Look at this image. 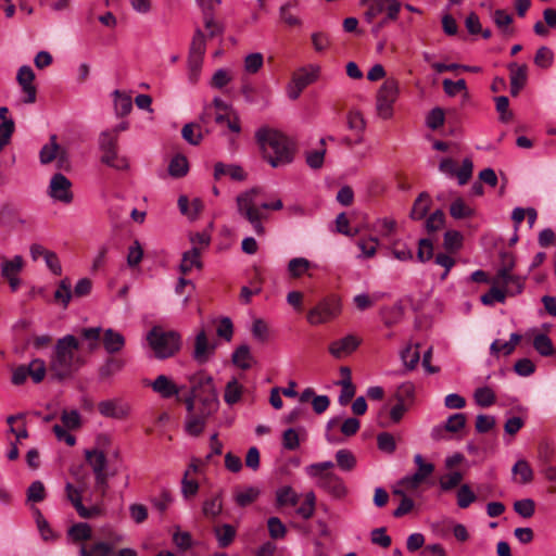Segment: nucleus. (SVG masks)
<instances>
[{
    "instance_id": "42",
    "label": "nucleus",
    "mask_w": 556,
    "mask_h": 556,
    "mask_svg": "<svg viewBox=\"0 0 556 556\" xmlns=\"http://www.w3.org/2000/svg\"><path fill=\"white\" fill-rule=\"evenodd\" d=\"M60 146L56 142V136H50V142L45 144L39 153L41 164H49L56 159Z\"/></svg>"
},
{
    "instance_id": "28",
    "label": "nucleus",
    "mask_w": 556,
    "mask_h": 556,
    "mask_svg": "<svg viewBox=\"0 0 556 556\" xmlns=\"http://www.w3.org/2000/svg\"><path fill=\"white\" fill-rule=\"evenodd\" d=\"M193 267H202V262L200 260V250L197 247H193L191 250L186 251L182 254V260L179 269L184 275H186L190 273Z\"/></svg>"
},
{
    "instance_id": "56",
    "label": "nucleus",
    "mask_w": 556,
    "mask_h": 556,
    "mask_svg": "<svg viewBox=\"0 0 556 556\" xmlns=\"http://www.w3.org/2000/svg\"><path fill=\"white\" fill-rule=\"evenodd\" d=\"M554 54L553 51L546 47L542 46L536 50L534 55V64L541 68H548L553 64Z\"/></svg>"
},
{
    "instance_id": "49",
    "label": "nucleus",
    "mask_w": 556,
    "mask_h": 556,
    "mask_svg": "<svg viewBox=\"0 0 556 556\" xmlns=\"http://www.w3.org/2000/svg\"><path fill=\"white\" fill-rule=\"evenodd\" d=\"M29 377L34 381V383H40L47 374V365L46 362L41 358H34L28 365Z\"/></svg>"
},
{
    "instance_id": "26",
    "label": "nucleus",
    "mask_w": 556,
    "mask_h": 556,
    "mask_svg": "<svg viewBox=\"0 0 556 556\" xmlns=\"http://www.w3.org/2000/svg\"><path fill=\"white\" fill-rule=\"evenodd\" d=\"M300 495L290 486L283 485L276 491V504L278 507L295 506Z\"/></svg>"
},
{
    "instance_id": "41",
    "label": "nucleus",
    "mask_w": 556,
    "mask_h": 556,
    "mask_svg": "<svg viewBox=\"0 0 556 556\" xmlns=\"http://www.w3.org/2000/svg\"><path fill=\"white\" fill-rule=\"evenodd\" d=\"M388 0H362L361 3L367 5L364 13L365 20L371 23L378 15L384 12Z\"/></svg>"
},
{
    "instance_id": "8",
    "label": "nucleus",
    "mask_w": 556,
    "mask_h": 556,
    "mask_svg": "<svg viewBox=\"0 0 556 556\" xmlns=\"http://www.w3.org/2000/svg\"><path fill=\"white\" fill-rule=\"evenodd\" d=\"M439 169L450 177H456L458 185L464 186L470 180L472 176L473 163L470 157H465L460 168L457 169L456 162L451 157H445L441 160Z\"/></svg>"
},
{
    "instance_id": "3",
    "label": "nucleus",
    "mask_w": 556,
    "mask_h": 556,
    "mask_svg": "<svg viewBox=\"0 0 556 556\" xmlns=\"http://www.w3.org/2000/svg\"><path fill=\"white\" fill-rule=\"evenodd\" d=\"M189 381L191 393H194L200 402L199 409L204 412L205 415H214L219 407V401L213 377L204 371H199L192 375Z\"/></svg>"
},
{
    "instance_id": "32",
    "label": "nucleus",
    "mask_w": 556,
    "mask_h": 556,
    "mask_svg": "<svg viewBox=\"0 0 556 556\" xmlns=\"http://www.w3.org/2000/svg\"><path fill=\"white\" fill-rule=\"evenodd\" d=\"M214 533L218 542V546L222 548L228 547L236 536V529L233 526L229 523H224L223 526L215 527Z\"/></svg>"
},
{
    "instance_id": "55",
    "label": "nucleus",
    "mask_w": 556,
    "mask_h": 556,
    "mask_svg": "<svg viewBox=\"0 0 556 556\" xmlns=\"http://www.w3.org/2000/svg\"><path fill=\"white\" fill-rule=\"evenodd\" d=\"M418 349L419 344H416L415 349H412V346H407L405 350L401 352V358L406 368L409 370L414 369L419 363L420 353Z\"/></svg>"
},
{
    "instance_id": "47",
    "label": "nucleus",
    "mask_w": 556,
    "mask_h": 556,
    "mask_svg": "<svg viewBox=\"0 0 556 556\" xmlns=\"http://www.w3.org/2000/svg\"><path fill=\"white\" fill-rule=\"evenodd\" d=\"M242 395V386L236 378L227 382L224 393V400L228 405H233L240 401Z\"/></svg>"
},
{
    "instance_id": "38",
    "label": "nucleus",
    "mask_w": 556,
    "mask_h": 556,
    "mask_svg": "<svg viewBox=\"0 0 556 556\" xmlns=\"http://www.w3.org/2000/svg\"><path fill=\"white\" fill-rule=\"evenodd\" d=\"M241 215L252 225L256 235L263 236L265 233V228L262 224L264 214L261 212L260 206L248 208L247 212Z\"/></svg>"
},
{
    "instance_id": "61",
    "label": "nucleus",
    "mask_w": 556,
    "mask_h": 556,
    "mask_svg": "<svg viewBox=\"0 0 556 556\" xmlns=\"http://www.w3.org/2000/svg\"><path fill=\"white\" fill-rule=\"evenodd\" d=\"M463 236L457 230H447L444 233L443 245L448 251H457L462 248Z\"/></svg>"
},
{
    "instance_id": "14",
    "label": "nucleus",
    "mask_w": 556,
    "mask_h": 556,
    "mask_svg": "<svg viewBox=\"0 0 556 556\" xmlns=\"http://www.w3.org/2000/svg\"><path fill=\"white\" fill-rule=\"evenodd\" d=\"M215 348V344L208 343L205 330L201 329L195 336L192 357L198 364L203 365L210 359V356L214 353Z\"/></svg>"
},
{
    "instance_id": "4",
    "label": "nucleus",
    "mask_w": 556,
    "mask_h": 556,
    "mask_svg": "<svg viewBox=\"0 0 556 556\" xmlns=\"http://www.w3.org/2000/svg\"><path fill=\"white\" fill-rule=\"evenodd\" d=\"M147 340L157 359L173 357L181 348V336L174 330L165 331L160 326L148 332Z\"/></svg>"
},
{
    "instance_id": "57",
    "label": "nucleus",
    "mask_w": 556,
    "mask_h": 556,
    "mask_svg": "<svg viewBox=\"0 0 556 556\" xmlns=\"http://www.w3.org/2000/svg\"><path fill=\"white\" fill-rule=\"evenodd\" d=\"M514 510L522 518H531L535 513V502L531 498L516 501Z\"/></svg>"
},
{
    "instance_id": "43",
    "label": "nucleus",
    "mask_w": 556,
    "mask_h": 556,
    "mask_svg": "<svg viewBox=\"0 0 556 556\" xmlns=\"http://www.w3.org/2000/svg\"><path fill=\"white\" fill-rule=\"evenodd\" d=\"M101 162L118 170H123L128 167L127 160L118 156L117 149L102 152Z\"/></svg>"
},
{
    "instance_id": "31",
    "label": "nucleus",
    "mask_w": 556,
    "mask_h": 556,
    "mask_svg": "<svg viewBox=\"0 0 556 556\" xmlns=\"http://www.w3.org/2000/svg\"><path fill=\"white\" fill-rule=\"evenodd\" d=\"M319 71V66H311L309 71L302 68L293 76L292 83L300 86V89H305L318 78Z\"/></svg>"
},
{
    "instance_id": "33",
    "label": "nucleus",
    "mask_w": 556,
    "mask_h": 556,
    "mask_svg": "<svg viewBox=\"0 0 556 556\" xmlns=\"http://www.w3.org/2000/svg\"><path fill=\"white\" fill-rule=\"evenodd\" d=\"M67 536L73 542L87 541L92 536V529L87 522H77L68 528Z\"/></svg>"
},
{
    "instance_id": "15",
    "label": "nucleus",
    "mask_w": 556,
    "mask_h": 556,
    "mask_svg": "<svg viewBox=\"0 0 556 556\" xmlns=\"http://www.w3.org/2000/svg\"><path fill=\"white\" fill-rule=\"evenodd\" d=\"M510 72V94L517 97L520 90L526 86L528 67L526 64L518 65L513 62L508 65Z\"/></svg>"
},
{
    "instance_id": "9",
    "label": "nucleus",
    "mask_w": 556,
    "mask_h": 556,
    "mask_svg": "<svg viewBox=\"0 0 556 556\" xmlns=\"http://www.w3.org/2000/svg\"><path fill=\"white\" fill-rule=\"evenodd\" d=\"M71 180L61 173L52 176L49 186V195L62 203L70 204L73 201V192L71 191Z\"/></svg>"
},
{
    "instance_id": "59",
    "label": "nucleus",
    "mask_w": 556,
    "mask_h": 556,
    "mask_svg": "<svg viewBox=\"0 0 556 556\" xmlns=\"http://www.w3.org/2000/svg\"><path fill=\"white\" fill-rule=\"evenodd\" d=\"M433 257V243L429 238H422L418 241L417 260L426 263Z\"/></svg>"
},
{
    "instance_id": "13",
    "label": "nucleus",
    "mask_w": 556,
    "mask_h": 556,
    "mask_svg": "<svg viewBox=\"0 0 556 556\" xmlns=\"http://www.w3.org/2000/svg\"><path fill=\"white\" fill-rule=\"evenodd\" d=\"M147 386H150L152 390L163 399L176 396L177 400L180 401L179 392L182 387H178L165 375L157 376L154 381L148 382Z\"/></svg>"
},
{
    "instance_id": "7",
    "label": "nucleus",
    "mask_w": 556,
    "mask_h": 556,
    "mask_svg": "<svg viewBox=\"0 0 556 556\" xmlns=\"http://www.w3.org/2000/svg\"><path fill=\"white\" fill-rule=\"evenodd\" d=\"M516 261L515 256L511 252L501 251L500 252V268L497 274L493 280L495 285H504L508 286L509 281L518 282L517 289L515 292H522L523 290V280L520 276L513 275L511 271L515 267Z\"/></svg>"
},
{
    "instance_id": "18",
    "label": "nucleus",
    "mask_w": 556,
    "mask_h": 556,
    "mask_svg": "<svg viewBox=\"0 0 556 556\" xmlns=\"http://www.w3.org/2000/svg\"><path fill=\"white\" fill-rule=\"evenodd\" d=\"M98 410L102 416L114 419H124L129 414V408L115 400L101 401L98 404Z\"/></svg>"
},
{
    "instance_id": "63",
    "label": "nucleus",
    "mask_w": 556,
    "mask_h": 556,
    "mask_svg": "<svg viewBox=\"0 0 556 556\" xmlns=\"http://www.w3.org/2000/svg\"><path fill=\"white\" fill-rule=\"evenodd\" d=\"M377 446L381 452L392 454L396 450L395 439L389 432H380L377 435Z\"/></svg>"
},
{
    "instance_id": "24",
    "label": "nucleus",
    "mask_w": 556,
    "mask_h": 556,
    "mask_svg": "<svg viewBox=\"0 0 556 556\" xmlns=\"http://www.w3.org/2000/svg\"><path fill=\"white\" fill-rule=\"evenodd\" d=\"M223 511V500L222 493H216L215 495L206 498L202 504V514L205 518L210 520H215Z\"/></svg>"
},
{
    "instance_id": "58",
    "label": "nucleus",
    "mask_w": 556,
    "mask_h": 556,
    "mask_svg": "<svg viewBox=\"0 0 556 556\" xmlns=\"http://www.w3.org/2000/svg\"><path fill=\"white\" fill-rule=\"evenodd\" d=\"M445 121V114L443 109L437 106L433 108L426 117V125L428 128L432 130H437L441 126H443Z\"/></svg>"
},
{
    "instance_id": "48",
    "label": "nucleus",
    "mask_w": 556,
    "mask_h": 556,
    "mask_svg": "<svg viewBox=\"0 0 556 556\" xmlns=\"http://www.w3.org/2000/svg\"><path fill=\"white\" fill-rule=\"evenodd\" d=\"M477 405L481 407H490L496 401V395L490 387L478 388L473 393Z\"/></svg>"
},
{
    "instance_id": "11",
    "label": "nucleus",
    "mask_w": 556,
    "mask_h": 556,
    "mask_svg": "<svg viewBox=\"0 0 556 556\" xmlns=\"http://www.w3.org/2000/svg\"><path fill=\"white\" fill-rule=\"evenodd\" d=\"M22 268L23 257L21 255H15L12 260H5L1 263V276L8 280L13 292H15L21 285L18 274Z\"/></svg>"
},
{
    "instance_id": "52",
    "label": "nucleus",
    "mask_w": 556,
    "mask_h": 556,
    "mask_svg": "<svg viewBox=\"0 0 556 556\" xmlns=\"http://www.w3.org/2000/svg\"><path fill=\"white\" fill-rule=\"evenodd\" d=\"M511 471L514 475H520V483L522 484L530 483L533 480V470L525 459H519Z\"/></svg>"
},
{
    "instance_id": "12",
    "label": "nucleus",
    "mask_w": 556,
    "mask_h": 556,
    "mask_svg": "<svg viewBox=\"0 0 556 556\" xmlns=\"http://www.w3.org/2000/svg\"><path fill=\"white\" fill-rule=\"evenodd\" d=\"M317 485L333 498H342L348 492L342 478L333 472H328L318 478Z\"/></svg>"
},
{
    "instance_id": "20",
    "label": "nucleus",
    "mask_w": 556,
    "mask_h": 556,
    "mask_svg": "<svg viewBox=\"0 0 556 556\" xmlns=\"http://www.w3.org/2000/svg\"><path fill=\"white\" fill-rule=\"evenodd\" d=\"M102 343L106 353L113 355L121 352L124 349L125 337L121 332L115 331L112 328H109L104 331Z\"/></svg>"
},
{
    "instance_id": "36",
    "label": "nucleus",
    "mask_w": 556,
    "mask_h": 556,
    "mask_svg": "<svg viewBox=\"0 0 556 556\" xmlns=\"http://www.w3.org/2000/svg\"><path fill=\"white\" fill-rule=\"evenodd\" d=\"M261 191L260 188L257 187H254V188H251L250 190L245 191V192H242L240 193L238 197H237V207H238V212L239 214H243L244 212H247L248 208H253L256 206L255 204V195Z\"/></svg>"
},
{
    "instance_id": "64",
    "label": "nucleus",
    "mask_w": 556,
    "mask_h": 556,
    "mask_svg": "<svg viewBox=\"0 0 556 556\" xmlns=\"http://www.w3.org/2000/svg\"><path fill=\"white\" fill-rule=\"evenodd\" d=\"M260 495V491L256 488L249 486L243 492H239L235 496V501L238 506L247 507L252 504Z\"/></svg>"
},
{
    "instance_id": "45",
    "label": "nucleus",
    "mask_w": 556,
    "mask_h": 556,
    "mask_svg": "<svg viewBox=\"0 0 556 556\" xmlns=\"http://www.w3.org/2000/svg\"><path fill=\"white\" fill-rule=\"evenodd\" d=\"M113 94L115 97L114 104L116 115L121 117L128 115L132 110L131 98L122 93L119 90H115Z\"/></svg>"
},
{
    "instance_id": "25",
    "label": "nucleus",
    "mask_w": 556,
    "mask_h": 556,
    "mask_svg": "<svg viewBox=\"0 0 556 556\" xmlns=\"http://www.w3.org/2000/svg\"><path fill=\"white\" fill-rule=\"evenodd\" d=\"M125 366V361L117 357H108L105 362L99 367V379L104 381L115 374L119 372Z\"/></svg>"
},
{
    "instance_id": "62",
    "label": "nucleus",
    "mask_w": 556,
    "mask_h": 556,
    "mask_svg": "<svg viewBox=\"0 0 556 556\" xmlns=\"http://www.w3.org/2000/svg\"><path fill=\"white\" fill-rule=\"evenodd\" d=\"M251 332L253 338L262 343L266 342L269 338V328L267 324L261 318L254 319Z\"/></svg>"
},
{
    "instance_id": "35",
    "label": "nucleus",
    "mask_w": 556,
    "mask_h": 556,
    "mask_svg": "<svg viewBox=\"0 0 556 556\" xmlns=\"http://www.w3.org/2000/svg\"><path fill=\"white\" fill-rule=\"evenodd\" d=\"M493 21L504 36H513L514 29L509 27L513 23V16L503 9H497L493 13Z\"/></svg>"
},
{
    "instance_id": "22",
    "label": "nucleus",
    "mask_w": 556,
    "mask_h": 556,
    "mask_svg": "<svg viewBox=\"0 0 556 556\" xmlns=\"http://www.w3.org/2000/svg\"><path fill=\"white\" fill-rule=\"evenodd\" d=\"M404 315V307L401 302H397L391 306H383L380 309V317L387 327H392L399 324Z\"/></svg>"
},
{
    "instance_id": "39",
    "label": "nucleus",
    "mask_w": 556,
    "mask_h": 556,
    "mask_svg": "<svg viewBox=\"0 0 556 556\" xmlns=\"http://www.w3.org/2000/svg\"><path fill=\"white\" fill-rule=\"evenodd\" d=\"M450 214L454 219H465L475 215V210L468 206L462 198H457L450 205Z\"/></svg>"
},
{
    "instance_id": "54",
    "label": "nucleus",
    "mask_w": 556,
    "mask_h": 556,
    "mask_svg": "<svg viewBox=\"0 0 556 556\" xmlns=\"http://www.w3.org/2000/svg\"><path fill=\"white\" fill-rule=\"evenodd\" d=\"M27 502L39 503L46 498V489L40 480L30 483L26 491Z\"/></svg>"
},
{
    "instance_id": "6",
    "label": "nucleus",
    "mask_w": 556,
    "mask_h": 556,
    "mask_svg": "<svg viewBox=\"0 0 556 556\" xmlns=\"http://www.w3.org/2000/svg\"><path fill=\"white\" fill-rule=\"evenodd\" d=\"M399 96V81L394 78H388L383 81L377 92L376 109L384 119L392 116L393 104Z\"/></svg>"
},
{
    "instance_id": "60",
    "label": "nucleus",
    "mask_w": 556,
    "mask_h": 556,
    "mask_svg": "<svg viewBox=\"0 0 556 556\" xmlns=\"http://www.w3.org/2000/svg\"><path fill=\"white\" fill-rule=\"evenodd\" d=\"M264 64V56L260 52L250 53L244 59V71L249 74L257 73Z\"/></svg>"
},
{
    "instance_id": "30",
    "label": "nucleus",
    "mask_w": 556,
    "mask_h": 556,
    "mask_svg": "<svg viewBox=\"0 0 556 556\" xmlns=\"http://www.w3.org/2000/svg\"><path fill=\"white\" fill-rule=\"evenodd\" d=\"M85 457H86L87 463L92 468L93 473H100V472L105 471V468L108 465V459H106L105 454L102 451L87 450L85 452Z\"/></svg>"
},
{
    "instance_id": "17",
    "label": "nucleus",
    "mask_w": 556,
    "mask_h": 556,
    "mask_svg": "<svg viewBox=\"0 0 556 556\" xmlns=\"http://www.w3.org/2000/svg\"><path fill=\"white\" fill-rule=\"evenodd\" d=\"M226 175H228L235 181H243L248 176L240 165L217 162L214 165V179L219 180L223 176Z\"/></svg>"
},
{
    "instance_id": "44",
    "label": "nucleus",
    "mask_w": 556,
    "mask_h": 556,
    "mask_svg": "<svg viewBox=\"0 0 556 556\" xmlns=\"http://www.w3.org/2000/svg\"><path fill=\"white\" fill-rule=\"evenodd\" d=\"M336 462L338 467L343 471H352L356 467V457L346 448L337 451Z\"/></svg>"
},
{
    "instance_id": "51",
    "label": "nucleus",
    "mask_w": 556,
    "mask_h": 556,
    "mask_svg": "<svg viewBox=\"0 0 556 556\" xmlns=\"http://www.w3.org/2000/svg\"><path fill=\"white\" fill-rule=\"evenodd\" d=\"M533 346L542 356H551L554 354L552 340L545 333H539L534 337Z\"/></svg>"
},
{
    "instance_id": "27",
    "label": "nucleus",
    "mask_w": 556,
    "mask_h": 556,
    "mask_svg": "<svg viewBox=\"0 0 556 556\" xmlns=\"http://www.w3.org/2000/svg\"><path fill=\"white\" fill-rule=\"evenodd\" d=\"M253 356L250 351V346L248 344L239 345L231 355V361L235 366L239 367L242 370H248L251 368V361Z\"/></svg>"
},
{
    "instance_id": "29",
    "label": "nucleus",
    "mask_w": 556,
    "mask_h": 556,
    "mask_svg": "<svg viewBox=\"0 0 556 556\" xmlns=\"http://www.w3.org/2000/svg\"><path fill=\"white\" fill-rule=\"evenodd\" d=\"M430 195L421 192L415 200L409 213V217L414 220H420L426 217L429 211Z\"/></svg>"
},
{
    "instance_id": "37",
    "label": "nucleus",
    "mask_w": 556,
    "mask_h": 556,
    "mask_svg": "<svg viewBox=\"0 0 556 556\" xmlns=\"http://www.w3.org/2000/svg\"><path fill=\"white\" fill-rule=\"evenodd\" d=\"M189 169L188 160L182 154L175 155L168 165V173L174 178H181L187 175Z\"/></svg>"
},
{
    "instance_id": "19",
    "label": "nucleus",
    "mask_w": 556,
    "mask_h": 556,
    "mask_svg": "<svg viewBox=\"0 0 556 556\" xmlns=\"http://www.w3.org/2000/svg\"><path fill=\"white\" fill-rule=\"evenodd\" d=\"M300 5L299 0H288L279 8L280 21L289 27L302 26V20L293 12L296 11Z\"/></svg>"
},
{
    "instance_id": "1",
    "label": "nucleus",
    "mask_w": 556,
    "mask_h": 556,
    "mask_svg": "<svg viewBox=\"0 0 556 556\" xmlns=\"http://www.w3.org/2000/svg\"><path fill=\"white\" fill-rule=\"evenodd\" d=\"M79 341L73 334L58 339L49 362L50 379L63 382L86 365V358L78 354Z\"/></svg>"
},
{
    "instance_id": "46",
    "label": "nucleus",
    "mask_w": 556,
    "mask_h": 556,
    "mask_svg": "<svg viewBox=\"0 0 556 556\" xmlns=\"http://www.w3.org/2000/svg\"><path fill=\"white\" fill-rule=\"evenodd\" d=\"M312 266V263L304 257H294L288 263V271L292 278H300Z\"/></svg>"
},
{
    "instance_id": "23",
    "label": "nucleus",
    "mask_w": 556,
    "mask_h": 556,
    "mask_svg": "<svg viewBox=\"0 0 556 556\" xmlns=\"http://www.w3.org/2000/svg\"><path fill=\"white\" fill-rule=\"evenodd\" d=\"M212 415H205L204 412L198 410L197 414H191L187 416L186 420V431L193 437H199L205 427L206 419Z\"/></svg>"
},
{
    "instance_id": "53",
    "label": "nucleus",
    "mask_w": 556,
    "mask_h": 556,
    "mask_svg": "<svg viewBox=\"0 0 556 556\" xmlns=\"http://www.w3.org/2000/svg\"><path fill=\"white\" fill-rule=\"evenodd\" d=\"M506 295H508L506 289H501L493 286L486 293L481 296V302L484 305H493L495 302L504 303Z\"/></svg>"
},
{
    "instance_id": "21",
    "label": "nucleus",
    "mask_w": 556,
    "mask_h": 556,
    "mask_svg": "<svg viewBox=\"0 0 556 556\" xmlns=\"http://www.w3.org/2000/svg\"><path fill=\"white\" fill-rule=\"evenodd\" d=\"M25 220L22 218L18 210L11 205L4 204L0 208V226L16 228L17 226L24 225Z\"/></svg>"
},
{
    "instance_id": "5",
    "label": "nucleus",
    "mask_w": 556,
    "mask_h": 556,
    "mask_svg": "<svg viewBox=\"0 0 556 556\" xmlns=\"http://www.w3.org/2000/svg\"><path fill=\"white\" fill-rule=\"evenodd\" d=\"M341 313V301L338 295L330 294L323 298L306 315L307 323L312 326L329 323Z\"/></svg>"
},
{
    "instance_id": "50",
    "label": "nucleus",
    "mask_w": 556,
    "mask_h": 556,
    "mask_svg": "<svg viewBox=\"0 0 556 556\" xmlns=\"http://www.w3.org/2000/svg\"><path fill=\"white\" fill-rule=\"evenodd\" d=\"M457 505L459 508H468L472 503L477 501L476 493L471 490L468 484H462L456 494Z\"/></svg>"
},
{
    "instance_id": "40",
    "label": "nucleus",
    "mask_w": 556,
    "mask_h": 556,
    "mask_svg": "<svg viewBox=\"0 0 556 556\" xmlns=\"http://www.w3.org/2000/svg\"><path fill=\"white\" fill-rule=\"evenodd\" d=\"M54 301L61 303L64 308L70 304L73 298L72 285L68 278H64L60 281L59 288L54 292Z\"/></svg>"
},
{
    "instance_id": "34",
    "label": "nucleus",
    "mask_w": 556,
    "mask_h": 556,
    "mask_svg": "<svg viewBox=\"0 0 556 556\" xmlns=\"http://www.w3.org/2000/svg\"><path fill=\"white\" fill-rule=\"evenodd\" d=\"M206 50V43H205V35L200 29L197 28L194 30L190 48H189V55L188 58H201L203 59Z\"/></svg>"
},
{
    "instance_id": "2",
    "label": "nucleus",
    "mask_w": 556,
    "mask_h": 556,
    "mask_svg": "<svg viewBox=\"0 0 556 556\" xmlns=\"http://www.w3.org/2000/svg\"><path fill=\"white\" fill-rule=\"evenodd\" d=\"M262 157L273 167L286 166L294 161L298 146L295 140L283 132L261 127L255 132Z\"/></svg>"
},
{
    "instance_id": "10",
    "label": "nucleus",
    "mask_w": 556,
    "mask_h": 556,
    "mask_svg": "<svg viewBox=\"0 0 556 556\" xmlns=\"http://www.w3.org/2000/svg\"><path fill=\"white\" fill-rule=\"evenodd\" d=\"M17 83L22 87V91L25 93L23 103L31 104L37 98V88L33 84L35 79V73L29 65H23L20 67L16 76Z\"/></svg>"
},
{
    "instance_id": "16",
    "label": "nucleus",
    "mask_w": 556,
    "mask_h": 556,
    "mask_svg": "<svg viewBox=\"0 0 556 556\" xmlns=\"http://www.w3.org/2000/svg\"><path fill=\"white\" fill-rule=\"evenodd\" d=\"M361 341L353 334H348L344 338L333 341L329 346L330 354L336 358H341L345 354L355 351Z\"/></svg>"
}]
</instances>
